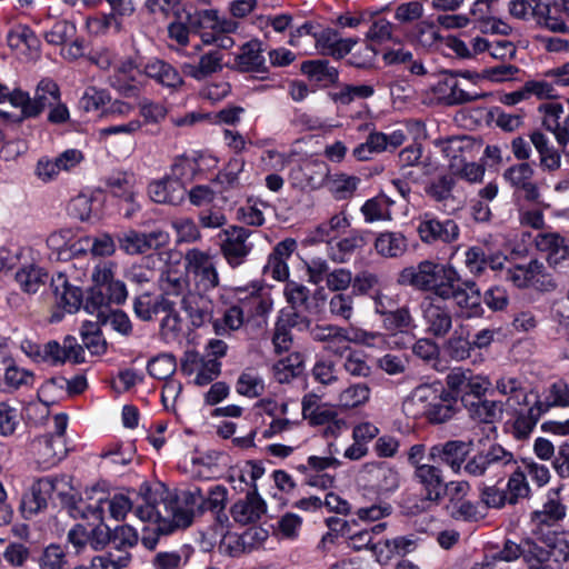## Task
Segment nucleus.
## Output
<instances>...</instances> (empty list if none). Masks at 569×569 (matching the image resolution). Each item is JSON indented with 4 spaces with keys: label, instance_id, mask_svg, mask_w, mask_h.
<instances>
[{
    "label": "nucleus",
    "instance_id": "1",
    "mask_svg": "<svg viewBox=\"0 0 569 569\" xmlns=\"http://www.w3.org/2000/svg\"><path fill=\"white\" fill-rule=\"evenodd\" d=\"M141 493L147 505L138 506L136 513L141 521L151 525L143 530L141 539L142 545L150 550L156 548L160 536L189 527L193 521L196 508L200 512H217V520L220 523L228 521L227 515L223 513L228 491L223 486L212 487L207 496L199 488L183 491L180 496L162 491L159 500L150 487H142Z\"/></svg>",
    "mask_w": 569,
    "mask_h": 569
},
{
    "label": "nucleus",
    "instance_id": "2",
    "mask_svg": "<svg viewBox=\"0 0 569 569\" xmlns=\"http://www.w3.org/2000/svg\"><path fill=\"white\" fill-rule=\"evenodd\" d=\"M463 470L471 477H501L511 471L505 488L509 505H516L530 495L526 473L519 469L515 455L501 445H491L476 453L463 465Z\"/></svg>",
    "mask_w": 569,
    "mask_h": 569
},
{
    "label": "nucleus",
    "instance_id": "3",
    "mask_svg": "<svg viewBox=\"0 0 569 569\" xmlns=\"http://www.w3.org/2000/svg\"><path fill=\"white\" fill-rule=\"evenodd\" d=\"M526 561L550 562L557 566L569 560V538L550 529L537 533L536 540H527Z\"/></svg>",
    "mask_w": 569,
    "mask_h": 569
},
{
    "label": "nucleus",
    "instance_id": "4",
    "mask_svg": "<svg viewBox=\"0 0 569 569\" xmlns=\"http://www.w3.org/2000/svg\"><path fill=\"white\" fill-rule=\"evenodd\" d=\"M251 234L249 229L237 224H230L217 234L219 252L231 269L241 267L251 254Z\"/></svg>",
    "mask_w": 569,
    "mask_h": 569
},
{
    "label": "nucleus",
    "instance_id": "5",
    "mask_svg": "<svg viewBox=\"0 0 569 569\" xmlns=\"http://www.w3.org/2000/svg\"><path fill=\"white\" fill-rule=\"evenodd\" d=\"M60 98L61 92L57 82L44 78L37 84L32 98L26 91L13 90L11 104L21 109L23 118H36L52 103H57Z\"/></svg>",
    "mask_w": 569,
    "mask_h": 569
},
{
    "label": "nucleus",
    "instance_id": "6",
    "mask_svg": "<svg viewBox=\"0 0 569 569\" xmlns=\"http://www.w3.org/2000/svg\"><path fill=\"white\" fill-rule=\"evenodd\" d=\"M184 268L192 277L194 286L200 291H209L220 283L216 266V256L209 250L199 248L188 249L183 256Z\"/></svg>",
    "mask_w": 569,
    "mask_h": 569
},
{
    "label": "nucleus",
    "instance_id": "7",
    "mask_svg": "<svg viewBox=\"0 0 569 569\" xmlns=\"http://www.w3.org/2000/svg\"><path fill=\"white\" fill-rule=\"evenodd\" d=\"M418 234L423 243H452L458 240L460 228L452 219L440 220L430 212L418 218Z\"/></svg>",
    "mask_w": 569,
    "mask_h": 569
},
{
    "label": "nucleus",
    "instance_id": "8",
    "mask_svg": "<svg viewBox=\"0 0 569 569\" xmlns=\"http://www.w3.org/2000/svg\"><path fill=\"white\" fill-rule=\"evenodd\" d=\"M169 241V233L160 229L150 232H139L134 229H129L118 237L120 249L131 256L158 250L166 247Z\"/></svg>",
    "mask_w": 569,
    "mask_h": 569
},
{
    "label": "nucleus",
    "instance_id": "9",
    "mask_svg": "<svg viewBox=\"0 0 569 569\" xmlns=\"http://www.w3.org/2000/svg\"><path fill=\"white\" fill-rule=\"evenodd\" d=\"M362 472L378 495H390L400 487L401 477L399 471L387 462H368L363 466Z\"/></svg>",
    "mask_w": 569,
    "mask_h": 569
},
{
    "label": "nucleus",
    "instance_id": "10",
    "mask_svg": "<svg viewBox=\"0 0 569 569\" xmlns=\"http://www.w3.org/2000/svg\"><path fill=\"white\" fill-rule=\"evenodd\" d=\"M420 312L426 331L435 337H445L452 327L451 311L432 297H425Z\"/></svg>",
    "mask_w": 569,
    "mask_h": 569
},
{
    "label": "nucleus",
    "instance_id": "11",
    "mask_svg": "<svg viewBox=\"0 0 569 569\" xmlns=\"http://www.w3.org/2000/svg\"><path fill=\"white\" fill-rule=\"evenodd\" d=\"M181 370L188 376H194L196 385L206 386L220 375L221 363L216 359L201 356L194 350H188L181 359Z\"/></svg>",
    "mask_w": 569,
    "mask_h": 569
},
{
    "label": "nucleus",
    "instance_id": "12",
    "mask_svg": "<svg viewBox=\"0 0 569 569\" xmlns=\"http://www.w3.org/2000/svg\"><path fill=\"white\" fill-rule=\"evenodd\" d=\"M533 176L535 169L528 162L513 164L503 172L505 180L516 193L520 192L525 200L538 203L541 194L538 184L533 181Z\"/></svg>",
    "mask_w": 569,
    "mask_h": 569
},
{
    "label": "nucleus",
    "instance_id": "13",
    "mask_svg": "<svg viewBox=\"0 0 569 569\" xmlns=\"http://www.w3.org/2000/svg\"><path fill=\"white\" fill-rule=\"evenodd\" d=\"M30 452L42 469L56 466L67 455L64 439L44 435L30 442Z\"/></svg>",
    "mask_w": 569,
    "mask_h": 569
},
{
    "label": "nucleus",
    "instance_id": "14",
    "mask_svg": "<svg viewBox=\"0 0 569 569\" xmlns=\"http://www.w3.org/2000/svg\"><path fill=\"white\" fill-rule=\"evenodd\" d=\"M437 395H443L441 383H425L416 387L402 402V411L407 417L417 419L426 417Z\"/></svg>",
    "mask_w": 569,
    "mask_h": 569
},
{
    "label": "nucleus",
    "instance_id": "15",
    "mask_svg": "<svg viewBox=\"0 0 569 569\" xmlns=\"http://www.w3.org/2000/svg\"><path fill=\"white\" fill-rule=\"evenodd\" d=\"M267 512V503L254 488L230 507V516L239 526L256 525Z\"/></svg>",
    "mask_w": 569,
    "mask_h": 569
},
{
    "label": "nucleus",
    "instance_id": "16",
    "mask_svg": "<svg viewBox=\"0 0 569 569\" xmlns=\"http://www.w3.org/2000/svg\"><path fill=\"white\" fill-rule=\"evenodd\" d=\"M449 299L456 302L458 309L466 318L479 317L483 312L480 289L472 280H458L455 289H452V293L448 295Z\"/></svg>",
    "mask_w": 569,
    "mask_h": 569
},
{
    "label": "nucleus",
    "instance_id": "17",
    "mask_svg": "<svg viewBox=\"0 0 569 569\" xmlns=\"http://www.w3.org/2000/svg\"><path fill=\"white\" fill-rule=\"evenodd\" d=\"M148 194L156 203L179 206L184 200L186 188L169 176L153 180L148 186Z\"/></svg>",
    "mask_w": 569,
    "mask_h": 569
},
{
    "label": "nucleus",
    "instance_id": "18",
    "mask_svg": "<svg viewBox=\"0 0 569 569\" xmlns=\"http://www.w3.org/2000/svg\"><path fill=\"white\" fill-rule=\"evenodd\" d=\"M468 451L469 445L467 442L449 440L445 443L432 446L429 450V459L433 462H442L449 466L455 472H459Z\"/></svg>",
    "mask_w": 569,
    "mask_h": 569
},
{
    "label": "nucleus",
    "instance_id": "19",
    "mask_svg": "<svg viewBox=\"0 0 569 569\" xmlns=\"http://www.w3.org/2000/svg\"><path fill=\"white\" fill-rule=\"evenodd\" d=\"M439 264L423 260L417 266L407 267L399 272L397 282L400 286H410L420 291H428Z\"/></svg>",
    "mask_w": 569,
    "mask_h": 569
},
{
    "label": "nucleus",
    "instance_id": "20",
    "mask_svg": "<svg viewBox=\"0 0 569 569\" xmlns=\"http://www.w3.org/2000/svg\"><path fill=\"white\" fill-rule=\"evenodd\" d=\"M51 289L57 305L67 312L72 313L80 309L83 302V292L79 287L71 284L64 273L59 272L51 278Z\"/></svg>",
    "mask_w": 569,
    "mask_h": 569
},
{
    "label": "nucleus",
    "instance_id": "21",
    "mask_svg": "<svg viewBox=\"0 0 569 569\" xmlns=\"http://www.w3.org/2000/svg\"><path fill=\"white\" fill-rule=\"evenodd\" d=\"M328 174L329 170L323 162H311L293 168L290 180L297 188L316 190L325 184Z\"/></svg>",
    "mask_w": 569,
    "mask_h": 569
},
{
    "label": "nucleus",
    "instance_id": "22",
    "mask_svg": "<svg viewBox=\"0 0 569 569\" xmlns=\"http://www.w3.org/2000/svg\"><path fill=\"white\" fill-rule=\"evenodd\" d=\"M340 461L335 457H318L310 456L305 465L298 467L301 472H315L316 475H308L307 482L313 487L328 488L332 485L333 478L328 473H322L330 468H338Z\"/></svg>",
    "mask_w": 569,
    "mask_h": 569
},
{
    "label": "nucleus",
    "instance_id": "23",
    "mask_svg": "<svg viewBox=\"0 0 569 569\" xmlns=\"http://www.w3.org/2000/svg\"><path fill=\"white\" fill-rule=\"evenodd\" d=\"M496 390L506 397V407L519 412V409L528 403V392L523 381L513 376H501L495 385Z\"/></svg>",
    "mask_w": 569,
    "mask_h": 569
},
{
    "label": "nucleus",
    "instance_id": "24",
    "mask_svg": "<svg viewBox=\"0 0 569 569\" xmlns=\"http://www.w3.org/2000/svg\"><path fill=\"white\" fill-rule=\"evenodd\" d=\"M181 308L193 327H201L212 318V302L200 292L188 291L181 298Z\"/></svg>",
    "mask_w": 569,
    "mask_h": 569
},
{
    "label": "nucleus",
    "instance_id": "25",
    "mask_svg": "<svg viewBox=\"0 0 569 569\" xmlns=\"http://www.w3.org/2000/svg\"><path fill=\"white\" fill-rule=\"evenodd\" d=\"M415 478L426 492V500L437 503L443 492V476L441 469L433 465H421L415 469Z\"/></svg>",
    "mask_w": 569,
    "mask_h": 569
},
{
    "label": "nucleus",
    "instance_id": "26",
    "mask_svg": "<svg viewBox=\"0 0 569 569\" xmlns=\"http://www.w3.org/2000/svg\"><path fill=\"white\" fill-rule=\"evenodd\" d=\"M142 72L143 70L141 71L132 60L120 61L110 76V83L121 93L132 94L138 88Z\"/></svg>",
    "mask_w": 569,
    "mask_h": 569
},
{
    "label": "nucleus",
    "instance_id": "27",
    "mask_svg": "<svg viewBox=\"0 0 569 569\" xmlns=\"http://www.w3.org/2000/svg\"><path fill=\"white\" fill-rule=\"evenodd\" d=\"M373 248L378 256L396 259L403 256L408 249V240L400 231H382L377 233Z\"/></svg>",
    "mask_w": 569,
    "mask_h": 569
},
{
    "label": "nucleus",
    "instance_id": "28",
    "mask_svg": "<svg viewBox=\"0 0 569 569\" xmlns=\"http://www.w3.org/2000/svg\"><path fill=\"white\" fill-rule=\"evenodd\" d=\"M172 301L161 295L143 292L133 299V312L142 321H151L161 311L170 310Z\"/></svg>",
    "mask_w": 569,
    "mask_h": 569
},
{
    "label": "nucleus",
    "instance_id": "29",
    "mask_svg": "<svg viewBox=\"0 0 569 569\" xmlns=\"http://www.w3.org/2000/svg\"><path fill=\"white\" fill-rule=\"evenodd\" d=\"M223 53L220 50H211L202 54L198 63H183L182 71L194 80H204L213 73L222 70Z\"/></svg>",
    "mask_w": 569,
    "mask_h": 569
},
{
    "label": "nucleus",
    "instance_id": "30",
    "mask_svg": "<svg viewBox=\"0 0 569 569\" xmlns=\"http://www.w3.org/2000/svg\"><path fill=\"white\" fill-rule=\"evenodd\" d=\"M51 498L52 485L46 478H41L32 485L30 495L23 497L21 509L27 517L33 516L47 508Z\"/></svg>",
    "mask_w": 569,
    "mask_h": 569
},
{
    "label": "nucleus",
    "instance_id": "31",
    "mask_svg": "<svg viewBox=\"0 0 569 569\" xmlns=\"http://www.w3.org/2000/svg\"><path fill=\"white\" fill-rule=\"evenodd\" d=\"M143 73L156 80L159 84L168 88H179L183 84L180 73L168 62L159 59H151L143 66Z\"/></svg>",
    "mask_w": 569,
    "mask_h": 569
},
{
    "label": "nucleus",
    "instance_id": "32",
    "mask_svg": "<svg viewBox=\"0 0 569 569\" xmlns=\"http://www.w3.org/2000/svg\"><path fill=\"white\" fill-rule=\"evenodd\" d=\"M73 238L71 229H59L48 236L47 246L56 254L57 260L68 261L79 256V251L74 250L78 240H73Z\"/></svg>",
    "mask_w": 569,
    "mask_h": 569
},
{
    "label": "nucleus",
    "instance_id": "33",
    "mask_svg": "<svg viewBox=\"0 0 569 569\" xmlns=\"http://www.w3.org/2000/svg\"><path fill=\"white\" fill-rule=\"evenodd\" d=\"M237 68L242 72H266V60L262 44L257 40L244 43L236 58Z\"/></svg>",
    "mask_w": 569,
    "mask_h": 569
},
{
    "label": "nucleus",
    "instance_id": "34",
    "mask_svg": "<svg viewBox=\"0 0 569 569\" xmlns=\"http://www.w3.org/2000/svg\"><path fill=\"white\" fill-rule=\"evenodd\" d=\"M530 141L539 154V167L542 171L555 172L561 166V156L549 144L548 138L540 131L530 134Z\"/></svg>",
    "mask_w": 569,
    "mask_h": 569
},
{
    "label": "nucleus",
    "instance_id": "35",
    "mask_svg": "<svg viewBox=\"0 0 569 569\" xmlns=\"http://www.w3.org/2000/svg\"><path fill=\"white\" fill-rule=\"evenodd\" d=\"M289 325L299 331H308L315 341L323 343V348H326L340 328L335 325L312 323L307 317L297 313L292 315L289 319Z\"/></svg>",
    "mask_w": 569,
    "mask_h": 569
},
{
    "label": "nucleus",
    "instance_id": "36",
    "mask_svg": "<svg viewBox=\"0 0 569 569\" xmlns=\"http://www.w3.org/2000/svg\"><path fill=\"white\" fill-rule=\"evenodd\" d=\"M20 289L29 295L37 293L49 280L48 272L33 263L23 266L14 276Z\"/></svg>",
    "mask_w": 569,
    "mask_h": 569
},
{
    "label": "nucleus",
    "instance_id": "37",
    "mask_svg": "<svg viewBox=\"0 0 569 569\" xmlns=\"http://www.w3.org/2000/svg\"><path fill=\"white\" fill-rule=\"evenodd\" d=\"M159 288L161 290V296L164 298L170 296H181L182 298L188 291H191L189 289L188 276L171 267H168L161 272L159 277Z\"/></svg>",
    "mask_w": 569,
    "mask_h": 569
},
{
    "label": "nucleus",
    "instance_id": "38",
    "mask_svg": "<svg viewBox=\"0 0 569 569\" xmlns=\"http://www.w3.org/2000/svg\"><path fill=\"white\" fill-rule=\"evenodd\" d=\"M469 416L482 423H495L502 418L503 403L496 400L478 399L467 403Z\"/></svg>",
    "mask_w": 569,
    "mask_h": 569
},
{
    "label": "nucleus",
    "instance_id": "39",
    "mask_svg": "<svg viewBox=\"0 0 569 569\" xmlns=\"http://www.w3.org/2000/svg\"><path fill=\"white\" fill-rule=\"evenodd\" d=\"M457 411V398L443 388V395H437V401L432 402L426 418L431 423H443L453 418Z\"/></svg>",
    "mask_w": 569,
    "mask_h": 569
},
{
    "label": "nucleus",
    "instance_id": "40",
    "mask_svg": "<svg viewBox=\"0 0 569 569\" xmlns=\"http://www.w3.org/2000/svg\"><path fill=\"white\" fill-rule=\"evenodd\" d=\"M458 280L460 274L453 267L440 263L428 291L440 299L448 300V295L452 293Z\"/></svg>",
    "mask_w": 569,
    "mask_h": 569
},
{
    "label": "nucleus",
    "instance_id": "41",
    "mask_svg": "<svg viewBox=\"0 0 569 569\" xmlns=\"http://www.w3.org/2000/svg\"><path fill=\"white\" fill-rule=\"evenodd\" d=\"M540 111L543 112L542 126L552 132L559 144L566 146L568 142V132L566 130V121L563 126L560 123L563 108L560 103H546L540 106Z\"/></svg>",
    "mask_w": 569,
    "mask_h": 569
},
{
    "label": "nucleus",
    "instance_id": "42",
    "mask_svg": "<svg viewBox=\"0 0 569 569\" xmlns=\"http://www.w3.org/2000/svg\"><path fill=\"white\" fill-rule=\"evenodd\" d=\"M79 254L90 251L94 257H109L116 252V243L113 238L108 233H102L98 237H83L78 239V244L74 248Z\"/></svg>",
    "mask_w": 569,
    "mask_h": 569
},
{
    "label": "nucleus",
    "instance_id": "43",
    "mask_svg": "<svg viewBox=\"0 0 569 569\" xmlns=\"http://www.w3.org/2000/svg\"><path fill=\"white\" fill-rule=\"evenodd\" d=\"M445 38L439 30V24L423 20L417 23L413 31V40L420 47L428 50H439L443 47Z\"/></svg>",
    "mask_w": 569,
    "mask_h": 569
},
{
    "label": "nucleus",
    "instance_id": "44",
    "mask_svg": "<svg viewBox=\"0 0 569 569\" xmlns=\"http://www.w3.org/2000/svg\"><path fill=\"white\" fill-rule=\"evenodd\" d=\"M395 201L386 194H378L368 199L361 207L360 211L365 217L366 222L371 223L375 221L391 220V207Z\"/></svg>",
    "mask_w": 569,
    "mask_h": 569
},
{
    "label": "nucleus",
    "instance_id": "45",
    "mask_svg": "<svg viewBox=\"0 0 569 569\" xmlns=\"http://www.w3.org/2000/svg\"><path fill=\"white\" fill-rule=\"evenodd\" d=\"M370 392V388L366 383L350 385L337 395L335 406L342 410L363 406L369 401Z\"/></svg>",
    "mask_w": 569,
    "mask_h": 569
},
{
    "label": "nucleus",
    "instance_id": "46",
    "mask_svg": "<svg viewBox=\"0 0 569 569\" xmlns=\"http://www.w3.org/2000/svg\"><path fill=\"white\" fill-rule=\"evenodd\" d=\"M103 501H106V493H99L96 503L87 502L82 497H79L72 500L69 507L74 518L101 522L103 520Z\"/></svg>",
    "mask_w": 569,
    "mask_h": 569
},
{
    "label": "nucleus",
    "instance_id": "47",
    "mask_svg": "<svg viewBox=\"0 0 569 569\" xmlns=\"http://www.w3.org/2000/svg\"><path fill=\"white\" fill-rule=\"evenodd\" d=\"M543 270V264L538 260H531L527 266L517 264L505 272V279L518 288H526L537 274Z\"/></svg>",
    "mask_w": 569,
    "mask_h": 569
},
{
    "label": "nucleus",
    "instance_id": "48",
    "mask_svg": "<svg viewBox=\"0 0 569 569\" xmlns=\"http://www.w3.org/2000/svg\"><path fill=\"white\" fill-rule=\"evenodd\" d=\"M301 71L310 79L321 82L325 86L337 82L338 70L330 66L327 60H310L301 64Z\"/></svg>",
    "mask_w": 569,
    "mask_h": 569
},
{
    "label": "nucleus",
    "instance_id": "49",
    "mask_svg": "<svg viewBox=\"0 0 569 569\" xmlns=\"http://www.w3.org/2000/svg\"><path fill=\"white\" fill-rule=\"evenodd\" d=\"M327 187L332 196L338 200H346L353 196L358 188L360 179L356 176L337 173L327 178Z\"/></svg>",
    "mask_w": 569,
    "mask_h": 569
},
{
    "label": "nucleus",
    "instance_id": "50",
    "mask_svg": "<svg viewBox=\"0 0 569 569\" xmlns=\"http://www.w3.org/2000/svg\"><path fill=\"white\" fill-rule=\"evenodd\" d=\"M542 413L543 408L539 401H537L535 406L529 408L527 413H518L512 426L513 436L517 439L527 438L532 432Z\"/></svg>",
    "mask_w": 569,
    "mask_h": 569
},
{
    "label": "nucleus",
    "instance_id": "51",
    "mask_svg": "<svg viewBox=\"0 0 569 569\" xmlns=\"http://www.w3.org/2000/svg\"><path fill=\"white\" fill-rule=\"evenodd\" d=\"M142 487H148L147 485H142L139 489L138 498L141 500L140 502H136V507L133 508V502L123 495H116L112 498H108L106 496V501H103V508L107 507L111 518L114 520H123L128 511L133 509L136 511L138 506H146V501L142 498L141 489ZM138 517V515L134 512Z\"/></svg>",
    "mask_w": 569,
    "mask_h": 569
},
{
    "label": "nucleus",
    "instance_id": "52",
    "mask_svg": "<svg viewBox=\"0 0 569 569\" xmlns=\"http://www.w3.org/2000/svg\"><path fill=\"white\" fill-rule=\"evenodd\" d=\"M365 244L362 234L353 231L331 248V259L339 263L346 262L356 250L363 248Z\"/></svg>",
    "mask_w": 569,
    "mask_h": 569
},
{
    "label": "nucleus",
    "instance_id": "53",
    "mask_svg": "<svg viewBox=\"0 0 569 569\" xmlns=\"http://www.w3.org/2000/svg\"><path fill=\"white\" fill-rule=\"evenodd\" d=\"M456 181L451 176H440L433 181H431L426 187V193L432 200L439 203H443L446 207L450 200H453L455 197L452 194V190L455 188Z\"/></svg>",
    "mask_w": 569,
    "mask_h": 569
},
{
    "label": "nucleus",
    "instance_id": "54",
    "mask_svg": "<svg viewBox=\"0 0 569 569\" xmlns=\"http://www.w3.org/2000/svg\"><path fill=\"white\" fill-rule=\"evenodd\" d=\"M131 555L127 549L116 548L104 555L97 556L91 560L92 569H123L129 566Z\"/></svg>",
    "mask_w": 569,
    "mask_h": 569
},
{
    "label": "nucleus",
    "instance_id": "55",
    "mask_svg": "<svg viewBox=\"0 0 569 569\" xmlns=\"http://www.w3.org/2000/svg\"><path fill=\"white\" fill-rule=\"evenodd\" d=\"M34 380L36 377L32 371L21 368L13 362L4 369L3 381L11 390H18L22 387H32Z\"/></svg>",
    "mask_w": 569,
    "mask_h": 569
},
{
    "label": "nucleus",
    "instance_id": "56",
    "mask_svg": "<svg viewBox=\"0 0 569 569\" xmlns=\"http://www.w3.org/2000/svg\"><path fill=\"white\" fill-rule=\"evenodd\" d=\"M472 149V142L468 137H451L442 142V152L449 159V164L455 162H463L466 153Z\"/></svg>",
    "mask_w": 569,
    "mask_h": 569
},
{
    "label": "nucleus",
    "instance_id": "57",
    "mask_svg": "<svg viewBox=\"0 0 569 569\" xmlns=\"http://www.w3.org/2000/svg\"><path fill=\"white\" fill-rule=\"evenodd\" d=\"M472 345L461 332L455 331L445 342L443 351L447 357L455 361H462L470 357Z\"/></svg>",
    "mask_w": 569,
    "mask_h": 569
},
{
    "label": "nucleus",
    "instance_id": "58",
    "mask_svg": "<svg viewBox=\"0 0 569 569\" xmlns=\"http://www.w3.org/2000/svg\"><path fill=\"white\" fill-rule=\"evenodd\" d=\"M236 389L241 396L257 398L263 393L264 382L253 370H246L239 376Z\"/></svg>",
    "mask_w": 569,
    "mask_h": 569
},
{
    "label": "nucleus",
    "instance_id": "59",
    "mask_svg": "<svg viewBox=\"0 0 569 569\" xmlns=\"http://www.w3.org/2000/svg\"><path fill=\"white\" fill-rule=\"evenodd\" d=\"M350 226V221L345 212L332 216L328 221L318 226L316 233L319 240L329 241L338 234L345 232Z\"/></svg>",
    "mask_w": 569,
    "mask_h": 569
},
{
    "label": "nucleus",
    "instance_id": "60",
    "mask_svg": "<svg viewBox=\"0 0 569 569\" xmlns=\"http://www.w3.org/2000/svg\"><path fill=\"white\" fill-rule=\"evenodd\" d=\"M188 558V552L182 550L159 551L153 556L151 565L153 569H182Z\"/></svg>",
    "mask_w": 569,
    "mask_h": 569
},
{
    "label": "nucleus",
    "instance_id": "61",
    "mask_svg": "<svg viewBox=\"0 0 569 569\" xmlns=\"http://www.w3.org/2000/svg\"><path fill=\"white\" fill-rule=\"evenodd\" d=\"M177 368L176 359L172 355L163 353L152 358L148 362V372L151 377L159 380H169Z\"/></svg>",
    "mask_w": 569,
    "mask_h": 569
},
{
    "label": "nucleus",
    "instance_id": "62",
    "mask_svg": "<svg viewBox=\"0 0 569 569\" xmlns=\"http://www.w3.org/2000/svg\"><path fill=\"white\" fill-rule=\"evenodd\" d=\"M40 569H64L68 565V556L59 545H49L39 557Z\"/></svg>",
    "mask_w": 569,
    "mask_h": 569
},
{
    "label": "nucleus",
    "instance_id": "63",
    "mask_svg": "<svg viewBox=\"0 0 569 569\" xmlns=\"http://www.w3.org/2000/svg\"><path fill=\"white\" fill-rule=\"evenodd\" d=\"M382 319V325L386 330L396 331L409 328L413 318L410 313V310L407 306L405 307H396L389 312L385 313Z\"/></svg>",
    "mask_w": 569,
    "mask_h": 569
},
{
    "label": "nucleus",
    "instance_id": "64",
    "mask_svg": "<svg viewBox=\"0 0 569 569\" xmlns=\"http://www.w3.org/2000/svg\"><path fill=\"white\" fill-rule=\"evenodd\" d=\"M546 401H539L542 405L543 412L550 407H569V386L558 380L548 388Z\"/></svg>",
    "mask_w": 569,
    "mask_h": 569
}]
</instances>
